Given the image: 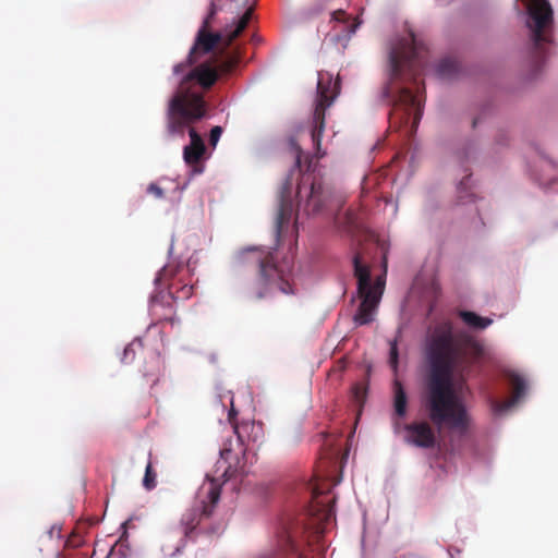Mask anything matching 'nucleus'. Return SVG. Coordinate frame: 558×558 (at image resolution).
<instances>
[{"label": "nucleus", "mask_w": 558, "mask_h": 558, "mask_svg": "<svg viewBox=\"0 0 558 558\" xmlns=\"http://www.w3.org/2000/svg\"><path fill=\"white\" fill-rule=\"evenodd\" d=\"M477 344L461 341L449 323L437 326L428 337L425 360L428 366L423 407L430 422L438 428L466 433L470 415L457 392L478 354Z\"/></svg>", "instance_id": "nucleus-1"}, {"label": "nucleus", "mask_w": 558, "mask_h": 558, "mask_svg": "<svg viewBox=\"0 0 558 558\" xmlns=\"http://www.w3.org/2000/svg\"><path fill=\"white\" fill-rule=\"evenodd\" d=\"M240 61L241 53L235 50L219 63L216 59L202 62L182 76L166 112L170 133L183 134L187 125L205 118L207 102L203 90L210 89L221 75L231 73Z\"/></svg>", "instance_id": "nucleus-2"}, {"label": "nucleus", "mask_w": 558, "mask_h": 558, "mask_svg": "<svg viewBox=\"0 0 558 558\" xmlns=\"http://www.w3.org/2000/svg\"><path fill=\"white\" fill-rule=\"evenodd\" d=\"M234 268L242 277V291L250 301H259L276 291L293 294V288L276 264L274 252L258 247L240 251L234 259Z\"/></svg>", "instance_id": "nucleus-3"}, {"label": "nucleus", "mask_w": 558, "mask_h": 558, "mask_svg": "<svg viewBox=\"0 0 558 558\" xmlns=\"http://www.w3.org/2000/svg\"><path fill=\"white\" fill-rule=\"evenodd\" d=\"M220 0H211L208 9V13L198 28L193 46L185 59L173 66L174 75H185L194 64L197 63L201 57L211 52L218 45L222 46V50L228 49L232 43L242 34L247 27L251 19L253 9L247 8L245 12L239 16L232 24H227L223 28L217 32H213V23L216 15L221 8L219 7Z\"/></svg>", "instance_id": "nucleus-4"}, {"label": "nucleus", "mask_w": 558, "mask_h": 558, "mask_svg": "<svg viewBox=\"0 0 558 558\" xmlns=\"http://www.w3.org/2000/svg\"><path fill=\"white\" fill-rule=\"evenodd\" d=\"M221 494L220 484L215 478L207 477L198 493L197 500L187 509L180 521L183 537L175 545L172 551H167L162 546L165 556L172 557L180 553L186 545V539H192L194 533L198 530L201 533H215L217 530H208L203 523L211 518Z\"/></svg>", "instance_id": "nucleus-5"}, {"label": "nucleus", "mask_w": 558, "mask_h": 558, "mask_svg": "<svg viewBox=\"0 0 558 558\" xmlns=\"http://www.w3.org/2000/svg\"><path fill=\"white\" fill-rule=\"evenodd\" d=\"M427 52L425 44L410 31L390 50L391 81H415L426 65Z\"/></svg>", "instance_id": "nucleus-6"}, {"label": "nucleus", "mask_w": 558, "mask_h": 558, "mask_svg": "<svg viewBox=\"0 0 558 558\" xmlns=\"http://www.w3.org/2000/svg\"><path fill=\"white\" fill-rule=\"evenodd\" d=\"M354 276L357 279V294L361 303L356 313L353 316L355 325L363 326L371 324L374 320V314L380 303L386 278L385 274L378 276L374 283L371 282L369 268L363 265L359 254L353 257Z\"/></svg>", "instance_id": "nucleus-7"}, {"label": "nucleus", "mask_w": 558, "mask_h": 558, "mask_svg": "<svg viewBox=\"0 0 558 558\" xmlns=\"http://www.w3.org/2000/svg\"><path fill=\"white\" fill-rule=\"evenodd\" d=\"M529 21L533 41V57L536 62L546 57V46L550 44L549 28L553 24V9L547 0H521Z\"/></svg>", "instance_id": "nucleus-8"}, {"label": "nucleus", "mask_w": 558, "mask_h": 558, "mask_svg": "<svg viewBox=\"0 0 558 558\" xmlns=\"http://www.w3.org/2000/svg\"><path fill=\"white\" fill-rule=\"evenodd\" d=\"M340 93V82H332V75L328 72H319L317 81V98L313 114V129L311 137L315 147V157L322 158L325 153H320L322 136L325 130V112L332 105Z\"/></svg>", "instance_id": "nucleus-9"}, {"label": "nucleus", "mask_w": 558, "mask_h": 558, "mask_svg": "<svg viewBox=\"0 0 558 558\" xmlns=\"http://www.w3.org/2000/svg\"><path fill=\"white\" fill-rule=\"evenodd\" d=\"M312 160L308 161L306 171L302 173L296 189L299 207L307 215H316L324 211L332 198V190L325 185L320 178L311 172Z\"/></svg>", "instance_id": "nucleus-10"}, {"label": "nucleus", "mask_w": 558, "mask_h": 558, "mask_svg": "<svg viewBox=\"0 0 558 558\" xmlns=\"http://www.w3.org/2000/svg\"><path fill=\"white\" fill-rule=\"evenodd\" d=\"M235 415L236 412L232 405L229 411V421L232 424L234 433L236 434L235 446L238 451H235L233 448L232 439L226 440L223 442V447L220 449V460L218 461V468H223L222 476L225 477V481L233 478L239 472V454L244 453L245 451L243 448L245 442V434H247L250 430H262V426L255 425L254 422H243L240 425L236 424L234 422Z\"/></svg>", "instance_id": "nucleus-11"}, {"label": "nucleus", "mask_w": 558, "mask_h": 558, "mask_svg": "<svg viewBox=\"0 0 558 558\" xmlns=\"http://www.w3.org/2000/svg\"><path fill=\"white\" fill-rule=\"evenodd\" d=\"M194 293V287L191 284H179L172 282L168 287L167 292H159L150 300V311L159 320L173 324V315L175 313L173 303L175 300H187Z\"/></svg>", "instance_id": "nucleus-12"}, {"label": "nucleus", "mask_w": 558, "mask_h": 558, "mask_svg": "<svg viewBox=\"0 0 558 558\" xmlns=\"http://www.w3.org/2000/svg\"><path fill=\"white\" fill-rule=\"evenodd\" d=\"M392 86L388 85L385 87L384 96L386 98H392ZM412 113L414 114L413 126H416L422 116L420 102L410 88L399 87L397 95L393 96V109L390 114V121L391 123L403 121L408 123Z\"/></svg>", "instance_id": "nucleus-13"}, {"label": "nucleus", "mask_w": 558, "mask_h": 558, "mask_svg": "<svg viewBox=\"0 0 558 558\" xmlns=\"http://www.w3.org/2000/svg\"><path fill=\"white\" fill-rule=\"evenodd\" d=\"M404 441L417 448L432 449L435 447L437 437L434 428L426 421H416L405 424L403 427Z\"/></svg>", "instance_id": "nucleus-14"}, {"label": "nucleus", "mask_w": 558, "mask_h": 558, "mask_svg": "<svg viewBox=\"0 0 558 558\" xmlns=\"http://www.w3.org/2000/svg\"><path fill=\"white\" fill-rule=\"evenodd\" d=\"M292 185V178L288 177L280 191L279 207L275 222L276 235L278 238L283 229L288 228L293 214L294 207L291 198Z\"/></svg>", "instance_id": "nucleus-15"}, {"label": "nucleus", "mask_w": 558, "mask_h": 558, "mask_svg": "<svg viewBox=\"0 0 558 558\" xmlns=\"http://www.w3.org/2000/svg\"><path fill=\"white\" fill-rule=\"evenodd\" d=\"M193 124L194 123H191L190 125H187L183 132V133H185V130L189 129V135L191 138L190 145H186L183 149V158H184V161L189 166L195 167L201 162V160L205 154L206 147H205L204 141L201 137V135L192 126ZM167 131H169V130L167 129ZM168 133L170 135H177V133H174V134H172L170 132H168ZM178 135H180V133H178ZM183 135L184 134H181V136H183Z\"/></svg>", "instance_id": "nucleus-16"}, {"label": "nucleus", "mask_w": 558, "mask_h": 558, "mask_svg": "<svg viewBox=\"0 0 558 558\" xmlns=\"http://www.w3.org/2000/svg\"><path fill=\"white\" fill-rule=\"evenodd\" d=\"M509 383L512 387V395L509 399L504 401H493L492 407L496 413H504L514 407L519 400L524 396L526 390V383L522 376L515 373L508 375Z\"/></svg>", "instance_id": "nucleus-17"}, {"label": "nucleus", "mask_w": 558, "mask_h": 558, "mask_svg": "<svg viewBox=\"0 0 558 558\" xmlns=\"http://www.w3.org/2000/svg\"><path fill=\"white\" fill-rule=\"evenodd\" d=\"M393 409L398 417H404L408 409V397L402 384L396 380L393 384Z\"/></svg>", "instance_id": "nucleus-18"}, {"label": "nucleus", "mask_w": 558, "mask_h": 558, "mask_svg": "<svg viewBox=\"0 0 558 558\" xmlns=\"http://www.w3.org/2000/svg\"><path fill=\"white\" fill-rule=\"evenodd\" d=\"M459 316L465 325L474 329H485L493 323L490 318L482 317L470 311H461Z\"/></svg>", "instance_id": "nucleus-19"}, {"label": "nucleus", "mask_w": 558, "mask_h": 558, "mask_svg": "<svg viewBox=\"0 0 558 558\" xmlns=\"http://www.w3.org/2000/svg\"><path fill=\"white\" fill-rule=\"evenodd\" d=\"M459 64L456 60L445 58L438 63L436 72L440 78H451L457 74Z\"/></svg>", "instance_id": "nucleus-20"}, {"label": "nucleus", "mask_w": 558, "mask_h": 558, "mask_svg": "<svg viewBox=\"0 0 558 558\" xmlns=\"http://www.w3.org/2000/svg\"><path fill=\"white\" fill-rule=\"evenodd\" d=\"M281 550L286 554H291L292 558H301V554L299 553L298 546L294 542L293 532L286 530L284 536L280 543Z\"/></svg>", "instance_id": "nucleus-21"}, {"label": "nucleus", "mask_w": 558, "mask_h": 558, "mask_svg": "<svg viewBox=\"0 0 558 558\" xmlns=\"http://www.w3.org/2000/svg\"><path fill=\"white\" fill-rule=\"evenodd\" d=\"M88 527L87 522H77L75 527L72 530V549L75 547H82L86 544L84 534Z\"/></svg>", "instance_id": "nucleus-22"}, {"label": "nucleus", "mask_w": 558, "mask_h": 558, "mask_svg": "<svg viewBox=\"0 0 558 558\" xmlns=\"http://www.w3.org/2000/svg\"><path fill=\"white\" fill-rule=\"evenodd\" d=\"M329 492V484L325 481L320 482L317 476H315L314 482L311 484V494L313 498V507H319L320 502L317 500L319 496Z\"/></svg>", "instance_id": "nucleus-23"}, {"label": "nucleus", "mask_w": 558, "mask_h": 558, "mask_svg": "<svg viewBox=\"0 0 558 558\" xmlns=\"http://www.w3.org/2000/svg\"><path fill=\"white\" fill-rule=\"evenodd\" d=\"M156 477H157V474H156V472L153 469V463H151V461H148V463H147V465L145 468V475H144V478H143V486L147 490H151L153 488L156 487Z\"/></svg>", "instance_id": "nucleus-24"}, {"label": "nucleus", "mask_w": 558, "mask_h": 558, "mask_svg": "<svg viewBox=\"0 0 558 558\" xmlns=\"http://www.w3.org/2000/svg\"><path fill=\"white\" fill-rule=\"evenodd\" d=\"M353 398L355 401L362 405L366 399L367 395V386L364 384H355L352 389Z\"/></svg>", "instance_id": "nucleus-25"}, {"label": "nucleus", "mask_w": 558, "mask_h": 558, "mask_svg": "<svg viewBox=\"0 0 558 558\" xmlns=\"http://www.w3.org/2000/svg\"><path fill=\"white\" fill-rule=\"evenodd\" d=\"M175 272V267L171 265L165 266L159 272L156 278L157 282H166L168 279L172 278Z\"/></svg>", "instance_id": "nucleus-26"}, {"label": "nucleus", "mask_w": 558, "mask_h": 558, "mask_svg": "<svg viewBox=\"0 0 558 558\" xmlns=\"http://www.w3.org/2000/svg\"><path fill=\"white\" fill-rule=\"evenodd\" d=\"M136 347H142L141 340L133 341L124 349L123 359H122L123 362H129L133 359Z\"/></svg>", "instance_id": "nucleus-27"}, {"label": "nucleus", "mask_w": 558, "mask_h": 558, "mask_svg": "<svg viewBox=\"0 0 558 558\" xmlns=\"http://www.w3.org/2000/svg\"><path fill=\"white\" fill-rule=\"evenodd\" d=\"M389 363H390V365L395 369L397 368V365H398V347H397V341L396 340L390 342Z\"/></svg>", "instance_id": "nucleus-28"}, {"label": "nucleus", "mask_w": 558, "mask_h": 558, "mask_svg": "<svg viewBox=\"0 0 558 558\" xmlns=\"http://www.w3.org/2000/svg\"><path fill=\"white\" fill-rule=\"evenodd\" d=\"M322 506L324 507L323 520L329 522L335 518L333 505L328 501L327 504H322Z\"/></svg>", "instance_id": "nucleus-29"}, {"label": "nucleus", "mask_w": 558, "mask_h": 558, "mask_svg": "<svg viewBox=\"0 0 558 558\" xmlns=\"http://www.w3.org/2000/svg\"><path fill=\"white\" fill-rule=\"evenodd\" d=\"M147 193L154 195L156 198H162L163 190L156 183H150L147 187Z\"/></svg>", "instance_id": "nucleus-30"}, {"label": "nucleus", "mask_w": 558, "mask_h": 558, "mask_svg": "<svg viewBox=\"0 0 558 558\" xmlns=\"http://www.w3.org/2000/svg\"><path fill=\"white\" fill-rule=\"evenodd\" d=\"M221 134H222L221 126H214L211 129L210 135H209L210 145L215 146L217 144V142L219 141Z\"/></svg>", "instance_id": "nucleus-31"}, {"label": "nucleus", "mask_w": 558, "mask_h": 558, "mask_svg": "<svg viewBox=\"0 0 558 558\" xmlns=\"http://www.w3.org/2000/svg\"><path fill=\"white\" fill-rule=\"evenodd\" d=\"M332 17L336 20V21H339V22H344V23H348L349 22V16L348 14L345 13V11L343 10H337L332 13Z\"/></svg>", "instance_id": "nucleus-32"}, {"label": "nucleus", "mask_w": 558, "mask_h": 558, "mask_svg": "<svg viewBox=\"0 0 558 558\" xmlns=\"http://www.w3.org/2000/svg\"><path fill=\"white\" fill-rule=\"evenodd\" d=\"M295 167L302 171V149L300 147H296Z\"/></svg>", "instance_id": "nucleus-33"}, {"label": "nucleus", "mask_w": 558, "mask_h": 558, "mask_svg": "<svg viewBox=\"0 0 558 558\" xmlns=\"http://www.w3.org/2000/svg\"><path fill=\"white\" fill-rule=\"evenodd\" d=\"M71 558H89V553L88 551H76V553H73L72 551V556Z\"/></svg>", "instance_id": "nucleus-34"}, {"label": "nucleus", "mask_w": 558, "mask_h": 558, "mask_svg": "<svg viewBox=\"0 0 558 558\" xmlns=\"http://www.w3.org/2000/svg\"><path fill=\"white\" fill-rule=\"evenodd\" d=\"M361 22L355 19L352 23H350L349 25V33L353 34L355 33V31L357 29V27L360 26Z\"/></svg>", "instance_id": "nucleus-35"}, {"label": "nucleus", "mask_w": 558, "mask_h": 558, "mask_svg": "<svg viewBox=\"0 0 558 558\" xmlns=\"http://www.w3.org/2000/svg\"><path fill=\"white\" fill-rule=\"evenodd\" d=\"M469 181V177H465L459 184L458 190L459 193H462V191L466 187V183Z\"/></svg>", "instance_id": "nucleus-36"}, {"label": "nucleus", "mask_w": 558, "mask_h": 558, "mask_svg": "<svg viewBox=\"0 0 558 558\" xmlns=\"http://www.w3.org/2000/svg\"><path fill=\"white\" fill-rule=\"evenodd\" d=\"M149 376L153 377V383H156L158 380V376L156 373H153Z\"/></svg>", "instance_id": "nucleus-37"}, {"label": "nucleus", "mask_w": 558, "mask_h": 558, "mask_svg": "<svg viewBox=\"0 0 558 558\" xmlns=\"http://www.w3.org/2000/svg\"><path fill=\"white\" fill-rule=\"evenodd\" d=\"M69 544H70V535H69V536L65 538V541H64V545H65V546H69Z\"/></svg>", "instance_id": "nucleus-38"}, {"label": "nucleus", "mask_w": 558, "mask_h": 558, "mask_svg": "<svg viewBox=\"0 0 558 558\" xmlns=\"http://www.w3.org/2000/svg\"><path fill=\"white\" fill-rule=\"evenodd\" d=\"M257 440V433L255 434V436L253 437V441H256Z\"/></svg>", "instance_id": "nucleus-39"}]
</instances>
